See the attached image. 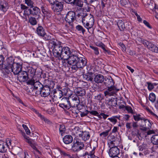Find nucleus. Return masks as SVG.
<instances>
[{
	"label": "nucleus",
	"mask_w": 158,
	"mask_h": 158,
	"mask_svg": "<svg viewBox=\"0 0 158 158\" xmlns=\"http://www.w3.org/2000/svg\"><path fill=\"white\" fill-rule=\"evenodd\" d=\"M22 69L21 64L19 63H15L8 70L6 69L7 72L6 73L9 74L12 72L14 74H17L21 71Z\"/></svg>",
	"instance_id": "423d86ee"
},
{
	"label": "nucleus",
	"mask_w": 158,
	"mask_h": 158,
	"mask_svg": "<svg viewBox=\"0 0 158 158\" xmlns=\"http://www.w3.org/2000/svg\"><path fill=\"white\" fill-rule=\"evenodd\" d=\"M40 117L42 120H44L46 123L48 124H50L51 123L50 121L49 120V119L45 118L44 116L42 115V117L41 116H40Z\"/></svg>",
	"instance_id": "4d7b16f0"
},
{
	"label": "nucleus",
	"mask_w": 158,
	"mask_h": 158,
	"mask_svg": "<svg viewBox=\"0 0 158 158\" xmlns=\"http://www.w3.org/2000/svg\"><path fill=\"white\" fill-rule=\"evenodd\" d=\"M79 136L81 137L83 140L86 141L89 139L90 135L89 132L85 131L82 132L81 134H79Z\"/></svg>",
	"instance_id": "4be33fe9"
},
{
	"label": "nucleus",
	"mask_w": 158,
	"mask_h": 158,
	"mask_svg": "<svg viewBox=\"0 0 158 158\" xmlns=\"http://www.w3.org/2000/svg\"><path fill=\"white\" fill-rule=\"evenodd\" d=\"M73 55H72L70 50V48L67 47H64L63 48V50L60 56V58L64 60L68 59V60L71 56Z\"/></svg>",
	"instance_id": "0eeeda50"
},
{
	"label": "nucleus",
	"mask_w": 158,
	"mask_h": 158,
	"mask_svg": "<svg viewBox=\"0 0 158 158\" xmlns=\"http://www.w3.org/2000/svg\"><path fill=\"white\" fill-rule=\"evenodd\" d=\"M22 126L25 130L27 134L29 135L30 133V131L27 126L25 124H23Z\"/></svg>",
	"instance_id": "864d4df0"
},
{
	"label": "nucleus",
	"mask_w": 158,
	"mask_h": 158,
	"mask_svg": "<svg viewBox=\"0 0 158 158\" xmlns=\"http://www.w3.org/2000/svg\"><path fill=\"white\" fill-rule=\"evenodd\" d=\"M108 145L110 148L115 147V145L114 143L113 140L112 138L108 142Z\"/></svg>",
	"instance_id": "49530a36"
},
{
	"label": "nucleus",
	"mask_w": 158,
	"mask_h": 158,
	"mask_svg": "<svg viewBox=\"0 0 158 158\" xmlns=\"http://www.w3.org/2000/svg\"><path fill=\"white\" fill-rule=\"evenodd\" d=\"M25 2L29 6H33L34 3L31 0H25Z\"/></svg>",
	"instance_id": "a18cd8bd"
},
{
	"label": "nucleus",
	"mask_w": 158,
	"mask_h": 158,
	"mask_svg": "<svg viewBox=\"0 0 158 158\" xmlns=\"http://www.w3.org/2000/svg\"><path fill=\"white\" fill-rule=\"evenodd\" d=\"M73 141V138L70 135H67L65 136L63 138L64 142L66 144H69Z\"/></svg>",
	"instance_id": "b1692460"
},
{
	"label": "nucleus",
	"mask_w": 158,
	"mask_h": 158,
	"mask_svg": "<svg viewBox=\"0 0 158 158\" xmlns=\"http://www.w3.org/2000/svg\"><path fill=\"white\" fill-rule=\"evenodd\" d=\"M65 19L66 22L65 25L66 28L69 30L72 29L73 28V22L76 19L75 12L73 11H69L66 14Z\"/></svg>",
	"instance_id": "20e7f679"
},
{
	"label": "nucleus",
	"mask_w": 158,
	"mask_h": 158,
	"mask_svg": "<svg viewBox=\"0 0 158 158\" xmlns=\"http://www.w3.org/2000/svg\"><path fill=\"white\" fill-rule=\"evenodd\" d=\"M56 4H53L51 8L53 10L56 12H59L61 11L63 9V5L62 3L60 2L56 3Z\"/></svg>",
	"instance_id": "f3484780"
},
{
	"label": "nucleus",
	"mask_w": 158,
	"mask_h": 158,
	"mask_svg": "<svg viewBox=\"0 0 158 158\" xmlns=\"http://www.w3.org/2000/svg\"><path fill=\"white\" fill-rule=\"evenodd\" d=\"M151 141L153 144L158 145V135H154L151 138Z\"/></svg>",
	"instance_id": "c85d7f7f"
},
{
	"label": "nucleus",
	"mask_w": 158,
	"mask_h": 158,
	"mask_svg": "<svg viewBox=\"0 0 158 158\" xmlns=\"http://www.w3.org/2000/svg\"><path fill=\"white\" fill-rule=\"evenodd\" d=\"M148 48L152 52L158 53V48L156 45L151 43L149 44Z\"/></svg>",
	"instance_id": "393cba45"
},
{
	"label": "nucleus",
	"mask_w": 158,
	"mask_h": 158,
	"mask_svg": "<svg viewBox=\"0 0 158 158\" xmlns=\"http://www.w3.org/2000/svg\"><path fill=\"white\" fill-rule=\"evenodd\" d=\"M36 32L37 34L40 36H43L45 38H46V36H47L46 35V33L44 30L41 26H39L37 28Z\"/></svg>",
	"instance_id": "412c9836"
},
{
	"label": "nucleus",
	"mask_w": 158,
	"mask_h": 158,
	"mask_svg": "<svg viewBox=\"0 0 158 158\" xmlns=\"http://www.w3.org/2000/svg\"><path fill=\"white\" fill-rule=\"evenodd\" d=\"M59 106L63 109H69L71 105L69 99L66 98H63L59 104Z\"/></svg>",
	"instance_id": "4468645a"
},
{
	"label": "nucleus",
	"mask_w": 158,
	"mask_h": 158,
	"mask_svg": "<svg viewBox=\"0 0 158 158\" xmlns=\"http://www.w3.org/2000/svg\"><path fill=\"white\" fill-rule=\"evenodd\" d=\"M119 153V150L117 147H115L110 148L109 153L110 156L111 157H115Z\"/></svg>",
	"instance_id": "6ab92c4d"
},
{
	"label": "nucleus",
	"mask_w": 158,
	"mask_h": 158,
	"mask_svg": "<svg viewBox=\"0 0 158 158\" xmlns=\"http://www.w3.org/2000/svg\"><path fill=\"white\" fill-rule=\"evenodd\" d=\"M156 96L153 93H151L149 96V100L152 102H154L156 100Z\"/></svg>",
	"instance_id": "4c0bfd02"
},
{
	"label": "nucleus",
	"mask_w": 158,
	"mask_h": 158,
	"mask_svg": "<svg viewBox=\"0 0 158 158\" xmlns=\"http://www.w3.org/2000/svg\"><path fill=\"white\" fill-rule=\"evenodd\" d=\"M7 8L3 4L0 5V14H3L7 11Z\"/></svg>",
	"instance_id": "f704fd0d"
},
{
	"label": "nucleus",
	"mask_w": 158,
	"mask_h": 158,
	"mask_svg": "<svg viewBox=\"0 0 158 158\" xmlns=\"http://www.w3.org/2000/svg\"><path fill=\"white\" fill-rule=\"evenodd\" d=\"M29 22L32 25H35L37 24V21L35 19L32 17L29 18Z\"/></svg>",
	"instance_id": "e433bc0d"
},
{
	"label": "nucleus",
	"mask_w": 158,
	"mask_h": 158,
	"mask_svg": "<svg viewBox=\"0 0 158 158\" xmlns=\"http://www.w3.org/2000/svg\"><path fill=\"white\" fill-rule=\"evenodd\" d=\"M83 24L85 27L89 30L91 28L94 23V20L93 16L91 14L87 15L83 19Z\"/></svg>",
	"instance_id": "39448f33"
},
{
	"label": "nucleus",
	"mask_w": 158,
	"mask_h": 158,
	"mask_svg": "<svg viewBox=\"0 0 158 158\" xmlns=\"http://www.w3.org/2000/svg\"><path fill=\"white\" fill-rule=\"evenodd\" d=\"M26 72L29 80H36L39 79L38 75L35 74L36 69L30 67H27Z\"/></svg>",
	"instance_id": "1a4fd4ad"
},
{
	"label": "nucleus",
	"mask_w": 158,
	"mask_h": 158,
	"mask_svg": "<svg viewBox=\"0 0 158 158\" xmlns=\"http://www.w3.org/2000/svg\"><path fill=\"white\" fill-rule=\"evenodd\" d=\"M107 104L108 105L112 106L116 104V101L114 98H111L109 99Z\"/></svg>",
	"instance_id": "2f4dec72"
},
{
	"label": "nucleus",
	"mask_w": 158,
	"mask_h": 158,
	"mask_svg": "<svg viewBox=\"0 0 158 158\" xmlns=\"http://www.w3.org/2000/svg\"><path fill=\"white\" fill-rule=\"evenodd\" d=\"M151 42L145 40H144L142 42V44L145 46L147 47L148 48V46L149 44Z\"/></svg>",
	"instance_id": "bf43d9fd"
},
{
	"label": "nucleus",
	"mask_w": 158,
	"mask_h": 158,
	"mask_svg": "<svg viewBox=\"0 0 158 158\" xmlns=\"http://www.w3.org/2000/svg\"><path fill=\"white\" fill-rule=\"evenodd\" d=\"M96 1L97 0H85L84 1L87 4H90Z\"/></svg>",
	"instance_id": "052dcab7"
},
{
	"label": "nucleus",
	"mask_w": 158,
	"mask_h": 158,
	"mask_svg": "<svg viewBox=\"0 0 158 158\" xmlns=\"http://www.w3.org/2000/svg\"><path fill=\"white\" fill-rule=\"evenodd\" d=\"M125 109L129 113H132L133 112V110L131 107L130 106H126L125 107Z\"/></svg>",
	"instance_id": "6e6d98bb"
},
{
	"label": "nucleus",
	"mask_w": 158,
	"mask_h": 158,
	"mask_svg": "<svg viewBox=\"0 0 158 158\" xmlns=\"http://www.w3.org/2000/svg\"><path fill=\"white\" fill-rule=\"evenodd\" d=\"M22 135L24 138V139L25 141L28 143L31 147L33 148L34 150V153L40 154V152L35 147V143L34 140L31 139L27 137L25 133H23Z\"/></svg>",
	"instance_id": "6e6552de"
},
{
	"label": "nucleus",
	"mask_w": 158,
	"mask_h": 158,
	"mask_svg": "<svg viewBox=\"0 0 158 158\" xmlns=\"http://www.w3.org/2000/svg\"><path fill=\"white\" fill-rule=\"evenodd\" d=\"M4 60V59L3 57L2 56L0 55V65H3L4 62L3 60Z\"/></svg>",
	"instance_id": "e2e57ef3"
},
{
	"label": "nucleus",
	"mask_w": 158,
	"mask_h": 158,
	"mask_svg": "<svg viewBox=\"0 0 158 158\" xmlns=\"http://www.w3.org/2000/svg\"><path fill=\"white\" fill-rule=\"evenodd\" d=\"M57 92H56V94L54 96H56V97L57 98H60L62 95V92L60 90H58Z\"/></svg>",
	"instance_id": "8fccbe9b"
},
{
	"label": "nucleus",
	"mask_w": 158,
	"mask_h": 158,
	"mask_svg": "<svg viewBox=\"0 0 158 158\" xmlns=\"http://www.w3.org/2000/svg\"><path fill=\"white\" fill-rule=\"evenodd\" d=\"M84 147L83 143L78 140L74 141V143L72 146V150L74 152H77L82 149Z\"/></svg>",
	"instance_id": "2eb2a0df"
},
{
	"label": "nucleus",
	"mask_w": 158,
	"mask_h": 158,
	"mask_svg": "<svg viewBox=\"0 0 158 158\" xmlns=\"http://www.w3.org/2000/svg\"><path fill=\"white\" fill-rule=\"evenodd\" d=\"M31 15H39L40 13V10L37 7L32 6L31 9Z\"/></svg>",
	"instance_id": "a878e982"
},
{
	"label": "nucleus",
	"mask_w": 158,
	"mask_h": 158,
	"mask_svg": "<svg viewBox=\"0 0 158 158\" xmlns=\"http://www.w3.org/2000/svg\"><path fill=\"white\" fill-rule=\"evenodd\" d=\"M27 83L29 85H33L35 89L37 91V93L40 92V90L43 87V85L38 81V79L36 80H29Z\"/></svg>",
	"instance_id": "9b49d317"
},
{
	"label": "nucleus",
	"mask_w": 158,
	"mask_h": 158,
	"mask_svg": "<svg viewBox=\"0 0 158 158\" xmlns=\"http://www.w3.org/2000/svg\"><path fill=\"white\" fill-rule=\"evenodd\" d=\"M76 28L77 30L78 31H82L83 34L85 32V29L83 28V27L80 25H78L77 26Z\"/></svg>",
	"instance_id": "79ce46f5"
},
{
	"label": "nucleus",
	"mask_w": 158,
	"mask_h": 158,
	"mask_svg": "<svg viewBox=\"0 0 158 158\" xmlns=\"http://www.w3.org/2000/svg\"><path fill=\"white\" fill-rule=\"evenodd\" d=\"M104 77L101 74H98L95 76L94 78V81L97 83H101L104 80Z\"/></svg>",
	"instance_id": "aec40b11"
},
{
	"label": "nucleus",
	"mask_w": 158,
	"mask_h": 158,
	"mask_svg": "<svg viewBox=\"0 0 158 158\" xmlns=\"http://www.w3.org/2000/svg\"><path fill=\"white\" fill-rule=\"evenodd\" d=\"M128 0H121L120 1L121 4L124 6L126 5L128 3Z\"/></svg>",
	"instance_id": "338daca9"
},
{
	"label": "nucleus",
	"mask_w": 158,
	"mask_h": 158,
	"mask_svg": "<svg viewBox=\"0 0 158 158\" xmlns=\"http://www.w3.org/2000/svg\"><path fill=\"white\" fill-rule=\"evenodd\" d=\"M65 131V126L63 125H60L59 131L62 134L64 133Z\"/></svg>",
	"instance_id": "09e8293b"
},
{
	"label": "nucleus",
	"mask_w": 158,
	"mask_h": 158,
	"mask_svg": "<svg viewBox=\"0 0 158 158\" xmlns=\"http://www.w3.org/2000/svg\"><path fill=\"white\" fill-rule=\"evenodd\" d=\"M11 142V140L9 139H6V142L0 140V152H5L7 150V147L9 145H10Z\"/></svg>",
	"instance_id": "ddd939ff"
},
{
	"label": "nucleus",
	"mask_w": 158,
	"mask_h": 158,
	"mask_svg": "<svg viewBox=\"0 0 158 158\" xmlns=\"http://www.w3.org/2000/svg\"><path fill=\"white\" fill-rule=\"evenodd\" d=\"M94 150H92L89 154L88 155V158H98L94 155Z\"/></svg>",
	"instance_id": "c03bdc74"
},
{
	"label": "nucleus",
	"mask_w": 158,
	"mask_h": 158,
	"mask_svg": "<svg viewBox=\"0 0 158 158\" xmlns=\"http://www.w3.org/2000/svg\"><path fill=\"white\" fill-rule=\"evenodd\" d=\"M17 74H18V79L20 82H24L28 79L26 71L21 70Z\"/></svg>",
	"instance_id": "dca6fc26"
},
{
	"label": "nucleus",
	"mask_w": 158,
	"mask_h": 158,
	"mask_svg": "<svg viewBox=\"0 0 158 158\" xmlns=\"http://www.w3.org/2000/svg\"><path fill=\"white\" fill-rule=\"evenodd\" d=\"M80 7H82L83 5V2L81 0H75L73 3Z\"/></svg>",
	"instance_id": "c9c22d12"
},
{
	"label": "nucleus",
	"mask_w": 158,
	"mask_h": 158,
	"mask_svg": "<svg viewBox=\"0 0 158 158\" xmlns=\"http://www.w3.org/2000/svg\"><path fill=\"white\" fill-rule=\"evenodd\" d=\"M108 119L109 120L114 124H115L117 122V120L116 118H115L114 117H112L111 118H108Z\"/></svg>",
	"instance_id": "5fc2aeb1"
},
{
	"label": "nucleus",
	"mask_w": 158,
	"mask_h": 158,
	"mask_svg": "<svg viewBox=\"0 0 158 158\" xmlns=\"http://www.w3.org/2000/svg\"><path fill=\"white\" fill-rule=\"evenodd\" d=\"M29 86L27 90L28 92L31 94L34 95L37 93V91L35 89L33 85H29Z\"/></svg>",
	"instance_id": "c756f323"
},
{
	"label": "nucleus",
	"mask_w": 158,
	"mask_h": 158,
	"mask_svg": "<svg viewBox=\"0 0 158 158\" xmlns=\"http://www.w3.org/2000/svg\"><path fill=\"white\" fill-rule=\"evenodd\" d=\"M140 116V115L139 114H136V115H134V120L136 121H138L140 120H141L142 121L144 118L143 117H141Z\"/></svg>",
	"instance_id": "58836bf2"
},
{
	"label": "nucleus",
	"mask_w": 158,
	"mask_h": 158,
	"mask_svg": "<svg viewBox=\"0 0 158 158\" xmlns=\"http://www.w3.org/2000/svg\"><path fill=\"white\" fill-rule=\"evenodd\" d=\"M87 14L86 13H84L83 12H81L79 13L77 15V16L79 18V20H81L82 23L84 21L83 19L86 17V16L87 15Z\"/></svg>",
	"instance_id": "72a5a7b5"
},
{
	"label": "nucleus",
	"mask_w": 158,
	"mask_h": 158,
	"mask_svg": "<svg viewBox=\"0 0 158 158\" xmlns=\"http://www.w3.org/2000/svg\"><path fill=\"white\" fill-rule=\"evenodd\" d=\"M142 124L140 126L143 128L144 130H146L148 129H149L151 126L152 124L149 120L145 119L144 118L141 122Z\"/></svg>",
	"instance_id": "a211bd4d"
},
{
	"label": "nucleus",
	"mask_w": 158,
	"mask_h": 158,
	"mask_svg": "<svg viewBox=\"0 0 158 158\" xmlns=\"http://www.w3.org/2000/svg\"><path fill=\"white\" fill-rule=\"evenodd\" d=\"M104 83L105 85L108 87V89L104 91L105 96H112L119 90L114 86H113L114 82L113 78L110 77H106L104 78Z\"/></svg>",
	"instance_id": "f03ea898"
},
{
	"label": "nucleus",
	"mask_w": 158,
	"mask_h": 158,
	"mask_svg": "<svg viewBox=\"0 0 158 158\" xmlns=\"http://www.w3.org/2000/svg\"><path fill=\"white\" fill-rule=\"evenodd\" d=\"M94 74L91 72H88L84 75V77L88 81H92L93 80Z\"/></svg>",
	"instance_id": "cd10ccee"
},
{
	"label": "nucleus",
	"mask_w": 158,
	"mask_h": 158,
	"mask_svg": "<svg viewBox=\"0 0 158 158\" xmlns=\"http://www.w3.org/2000/svg\"><path fill=\"white\" fill-rule=\"evenodd\" d=\"M90 47L94 51V53L95 54L97 55L99 54L98 48L97 47H94L92 46H90Z\"/></svg>",
	"instance_id": "de8ad7c7"
},
{
	"label": "nucleus",
	"mask_w": 158,
	"mask_h": 158,
	"mask_svg": "<svg viewBox=\"0 0 158 158\" xmlns=\"http://www.w3.org/2000/svg\"><path fill=\"white\" fill-rule=\"evenodd\" d=\"M60 154L64 156V157L69 156V154H68L66 153L64 151L60 150Z\"/></svg>",
	"instance_id": "69168bd1"
},
{
	"label": "nucleus",
	"mask_w": 158,
	"mask_h": 158,
	"mask_svg": "<svg viewBox=\"0 0 158 158\" xmlns=\"http://www.w3.org/2000/svg\"><path fill=\"white\" fill-rule=\"evenodd\" d=\"M41 10L43 13L44 15H47V14L49 13V12L46 9H45L43 6H42Z\"/></svg>",
	"instance_id": "3c124183"
},
{
	"label": "nucleus",
	"mask_w": 158,
	"mask_h": 158,
	"mask_svg": "<svg viewBox=\"0 0 158 158\" xmlns=\"http://www.w3.org/2000/svg\"><path fill=\"white\" fill-rule=\"evenodd\" d=\"M89 113L90 114L93 115L95 116H97L98 114V112L95 110H92L91 111H89Z\"/></svg>",
	"instance_id": "680f3d73"
},
{
	"label": "nucleus",
	"mask_w": 158,
	"mask_h": 158,
	"mask_svg": "<svg viewBox=\"0 0 158 158\" xmlns=\"http://www.w3.org/2000/svg\"><path fill=\"white\" fill-rule=\"evenodd\" d=\"M31 9H29L28 8H27L24 10L23 15H31Z\"/></svg>",
	"instance_id": "37998d69"
},
{
	"label": "nucleus",
	"mask_w": 158,
	"mask_h": 158,
	"mask_svg": "<svg viewBox=\"0 0 158 158\" xmlns=\"http://www.w3.org/2000/svg\"><path fill=\"white\" fill-rule=\"evenodd\" d=\"M74 92L76 94L77 96H82L85 94V91L84 89L79 87L74 90Z\"/></svg>",
	"instance_id": "5701e85b"
},
{
	"label": "nucleus",
	"mask_w": 158,
	"mask_h": 158,
	"mask_svg": "<svg viewBox=\"0 0 158 158\" xmlns=\"http://www.w3.org/2000/svg\"><path fill=\"white\" fill-rule=\"evenodd\" d=\"M50 42L52 45V47L53 48V53L54 56L56 57H60L63 48L61 46V42L54 39L51 40Z\"/></svg>",
	"instance_id": "7ed1b4c3"
},
{
	"label": "nucleus",
	"mask_w": 158,
	"mask_h": 158,
	"mask_svg": "<svg viewBox=\"0 0 158 158\" xmlns=\"http://www.w3.org/2000/svg\"><path fill=\"white\" fill-rule=\"evenodd\" d=\"M148 85V88L149 90H151L152 89L154 88V86L156 85L155 83H152L151 82H147Z\"/></svg>",
	"instance_id": "ea45409f"
},
{
	"label": "nucleus",
	"mask_w": 158,
	"mask_h": 158,
	"mask_svg": "<svg viewBox=\"0 0 158 158\" xmlns=\"http://www.w3.org/2000/svg\"><path fill=\"white\" fill-rule=\"evenodd\" d=\"M94 99L97 101H100L103 99V97L101 94H99L95 96Z\"/></svg>",
	"instance_id": "603ef678"
},
{
	"label": "nucleus",
	"mask_w": 158,
	"mask_h": 158,
	"mask_svg": "<svg viewBox=\"0 0 158 158\" xmlns=\"http://www.w3.org/2000/svg\"><path fill=\"white\" fill-rule=\"evenodd\" d=\"M96 45L98 46L101 48L103 49L105 53L107 52L108 53H110L109 51L106 49V46L102 42L97 43Z\"/></svg>",
	"instance_id": "7c9ffc66"
},
{
	"label": "nucleus",
	"mask_w": 158,
	"mask_h": 158,
	"mask_svg": "<svg viewBox=\"0 0 158 158\" xmlns=\"http://www.w3.org/2000/svg\"><path fill=\"white\" fill-rule=\"evenodd\" d=\"M143 23L146 26H147L149 28H152V27L150 25L149 23L147 21H146V20H143Z\"/></svg>",
	"instance_id": "0e129e2a"
},
{
	"label": "nucleus",
	"mask_w": 158,
	"mask_h": 158,
	"mask_svg": "<svg viewBox=\"0 0 158 158\" xmlns=\"http://www.w3.org/2000/svg\"><path fill=\"white\" fill-rule=\"evenodd\" d=\"M68 64L73 72H75L79 68H82L86 65L87 61L85 59L78 57L77 56L73 55L68 61Z\"/></svg>",
	"instance_id": "f257e3e1"
},
{
	"label": "nucleus",
	"mask_w": 158,
	"mask_h": 158,
	"mask_svg": "<svg viewBox=\"0 0 158 158\" xmlns=\"http://www.w3.org/2000/svg\"><path fill=\"white\" fill-rule=\"evenodd\" d=\"M117 25L121 31H123L125 29V25L124 22L121 20H119L117 23Z\"/></svg>",
	"instance_id": "bb28decb"
},
{
	"label": "nucleus",
	"mask_w": 158,
	"mask_h": 158,
	"mask_svg": "<svg viewBox=\"0 0 158 158\" xmlns=\"http://www.w3.org/2000/svg\"><path fill=\"white\" fill-rule=\"evenodd\" d=\"M112 138L113 140L115 147H117L120 144V139L118 138L115 137L114 136H113Z\"/></svg>",
	"instance_id": "473e14b6"
},
{
	"label": "nucleus",
	"mask_w": 158,
	"mask_h": 158,
	"mask_svg": "<svg viewBox=\"0 0 158 158\" xmlns=\"http://www.w3.org/2000/svg\"><path fill=\"white\" fill-rule=\"evenodd\" d=\"M121 157H122V158H128V155L126 153L123 152L122 153Z\"/></svg>",
	"instance_id": "774afa93"
},
{
	"label": "nucleus",
	"mask_w": 158,
	"mask_h": 158,
	"mask_svg": "<svg viewBox=\"0 0 158 158\" xmlns=\"http://www.w3.org/2000/svg\"><path fill=\"white\" fill-rule=\"evenodd\" d=\"M51 85H48L43 87L41 90H40V93L41 96L43 97H46L48 96L50 93V87H53V81H50Z\"/></svg>",
	"instance_id": "9d476101"
},
{
	"label": "nucleus",
	"mask_w": 158,
	"mask_h": 158,
	"mask_svg": "<svg viewBox=\"0 0 158 158\" xmlns=\"http://www.w3.org/2000/svg\"><path fill=\"white\" fill-rule=\"evenodd\" d=\"M110 130V129L109 130H106L105 131L101 133L100 134V136L102 137H105L108 135L109 132Z\"/></svg>",
	"instance_id": "a19ab883"
},
{
	"label": "nucleus",
	"mask_w": 158,
	"mask_h": 158,
	"mask_svg": "<svg viewBox=\"0 0 158 158\" xmlns=\"http://www.w3.org/2000/svg\"><path fill=\"white\" fill-rule=\"evenodd\" d=\"M60 150H57L55 152L54 157L56 158H58L60 156Z\"/></svg>",
	"instance_id": "13d9d810"
},
{
	"label": "nucleus",
	"mask_w": 158,
	"mask_h": 158,
	"mask_svg": "<svg viewBox=\"0 0 158 158\" xmlns=\"http://www.w3.org/2000/svg\"><path fill=\"white\" fill-rule=\"evenodd\" d=\"M15 63L14 62V60L12 57H10L7 58L6 61L4 62L2 66L3 70L6 73L7 72L6 69L8 70L10 68L14 65V64Z\"/></svg>",
	"instance_id": "f8f14e48"
}]
</instances>
